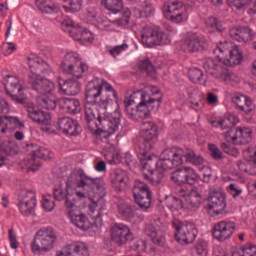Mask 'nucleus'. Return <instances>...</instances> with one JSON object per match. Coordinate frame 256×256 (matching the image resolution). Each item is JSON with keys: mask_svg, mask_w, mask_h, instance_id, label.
Listing matches in <instances>:
<instances>
[{"mask_svg": "<svg viewBox=\"0 0 256 256\" xmlns=\"http://www.w3.org/2000/svg\"><path fill=\"white\" fill-rule=\"evenodd\" d=\"M75 189H83L86 191L92 204L89 206L90 213L97 214L94 219H101L103 211H105V195H107V186L100 178H93L87 175L83 170H77L70 174L66 182V191L62 187L55 188L53 191L56 201H63L67 209V198H70V203H75L73 192Z\"/></svg>", "mask_w": 256, "mask_h": 256, "instance_id": "1", "label": "nucleus"}, {"mask_svg": "<svg viewBox=\"0 0 256 256\" xmlns=\"http://www.w3.org/2000/svg\"><path fill=\"white\" fill-rule=\"evenodd\" d=\"M117 107V100L107 97H87L85 102V120L89 131L93 135L100 132L102 139H107L119 131L121 125V111L112 113L108 110Z\"/></svg>", "mask_w": 256, "mask_h": 256, "instance_id": "2", "label": "nucleus"}, {"mask_svg": "<svg viewBox=\"0 0 256 256\" xmlns=\"http://www.w3.org/2000/svg\"><path fill=\"white\" fill-rule=\"evenodd\" d=\"M213 53L215 58H206L203 61L205 71L215 79L224 81V83H239V76L227 68L241 65L243 52H241L239 46L233 44V42H220L214 48Z\"/></svg>", "mask_w": 256, "mask_h": 256, "instance_id": "3", "label": "nucleus"}, {"mask_svg": "<svg viewBox=\"0 0 256 256\" xmlns=\"http://www.w3.org/2000/svg\"><path fill=\"white\" fill-rule=\"evenodd\" d=\"M28 65L31 73L28 75L27 81L28 85H31L32 91L38 95H53L55 84L51 80L39 76V73L49 75L51 66L37 56L28 57Z\"/></svg>", "mask_w": 256, "mask_h": 256, "instance_id": "4", "label": "nucleus"}, {"mask_svg": "<svg viewBox=\"0 0 256 256\" xmlns=\"http://www.w3.org/2000/svg\"><path fill=\"white\" fill-rule=\"evenodd\" d=\"M12 101L26 107L29 119L40 125L41 131L48 134L55 133L50 113L35 108V104L28 97H12Z\"/></svg>", "mask_w": 256, "mask_h": 256, "instance_id": "5", "label": "nucleus"}, {"mask_svg": "<svg viewBox=\"0 0 256 256\" xmlns=\"http://www.w3.org/2000/svg\"><path fill=\"white\" fill-rule=\"evenodd\" d=\"M57 243V235L51 227L38 230L31 242V251L34 255L49 253Z\"/></svg>", "mask_w": 256, "mask_h": 256, "instance_id": "6", "label": "nucleus"}, {"mask_svg": "<svg viewBox=\"0 0 256 256\" xmlns=\"http://www.w3.org/2000/svg\"><path fill=\"white\" fill-rule=\"evenodd\" d=\"M61 68L63 73L72 77L74 81L81 79L89 71V66L87 63L82 62L81 56L77 52L67 53L61 64Z\"/></svg>", "mask_w": 256, "mask_h": 256, "instance_id": "7", "label": "nucleus"}, {"mask_svg": "<svg viewBox=\"0 0 256 256\" xmlns=\"http://www.w3.org/2000/svg\"><path fill=\"white\" fill-rule=\"evenodd\" d=\"M172 227L175 229V239L181 245H189L193 243L197 237V229H195V224L181 221L179 219H173Z\"/></svg>", "mask_w": 256, "mask_h": 256, "instance_id": "8", "label": "nucleus"}, {"mask_svg": "<svg viewBox=\"0 0 256 256\" xmlns=\"http://www.w3.org/2000/svg\"><path fill=\"white\" fill-rule=\"evenodd\" d=\"M141 43L144 47H155V45H169L171 38L169 34L161 29L145 26L141 31Z\"/></svg>", "mask_w": 256, "mask_h": 256, "instance_id": "9", "label": "nucleus"}, {"mask_svg": "<svg viewBox=\"0 0 256 256\" xmlns=\"http://www.w3.org/2000/svg\"><path fill=\"white\" fill-rule=\"evenodd\" d=\"M132 195L134 203L138 205L141 211H149V209H151L153 192H151V189L145 182L141 180H135L134 186L132 188Z\"/></svg>", "mask_w": 256, "mask_h": 256, "instance_id": "10", "label": "nucleus"}, {"mask_svg": "<svg viewBox=\"0 0 256 256\" xmlns=\"http://www.w3.org/2000/svg\"><path fill=\"white\" fill-rule=\"evenodd\" d=\"M110 241L116 247H125L135 241L131 228L124 223H113L110 227Z\"/></svg>", "mask_w": 256, "mask_h": 256, "instance_id": "11", "label": "nucleus"}, {"mask_svg": "<svg viewBox=\"0 0 256 256\" xmlns=\"http://www.w3.org/2000/svg\"><path fill=\"white\" fill-rule=\"evenodd\" d=\"M184 149L179 147L166 148L160 154V165L164 171L175 169L179 165H183Z\"/></svg>", "mask_w": 256, "mask_h": 256, "instance_id": "12", "label": "nucleus"}, {"mask_svg": "<svg viewBox=\"0 0 256 256\" xmlns=\"http://www.w3.org/2000/svg\"><path fill=\"white\" fill-rule=\"evenodd\" d=\"M124 107L126 109V115L132 121H139V119H149L151 112L145 104V98L138 104L132 98L124 99Z\"/></svg>", "mask_w": 256, "mask_h": 256, "instance_id": "13", "label": "nucleus"}, {"mask_svg": "<svg viewBox=\"0 0 256 256\" xmlns=\"http://www.w3.org/2000/svg\"><path fill=\"white\" fill-rule=\"evenodd\" d=\"M67 209L66 213L69 217L71 223L75 225L78 229H81V231H87L88 229H91V222L89 221V218L81 211H79V208L77 205H75V202H71V198H67Z\"/></svg>", "mask_w": 256, "mask_h": 256, "instance_id": "14", "label": "nucleus"}, {"mask_svg": "<svg viewBox=\"0 0 256 256\" xmlns=\"http://www.w3.org/2000/svg\"><path fill=\"white\" fill-rule=\"evenodd\" d=\"M37 207V194L31 190H21L18 195V209L24 217L35 213Z\"/></svg>", "mask_w": 256, "mask_h": 256, "instance_id": "15", "label": "nucleus"}, {"mask_svg": "<svg viewBox=\"0 0 256 256\" xmlns=\"http://www.w3.org/2000/svg\"><path fill=\"white\" fill-rule=\"evenodd\" d=\"M5 92L9 97H17V95L25 96L29 93V89L18 76L7 75L2 81Z\"/></svg>", "mask_w": 256, "mask_h": 256, "instance_id": "16", "label": "nucleus"}, {"mask_svg": "<svg viewBox=\"0 0 256 256\" xmlns=\"http://www.w3.org/2000/svg\"><path fill=\"white\" fill-rule=\"evenodd\" d=\"M141 135L143 141L139 144L141 153L153 149L155 143H157V125L153 122H144L141 126Z\"/></svg>", "mask_w": 256, "mask_h": 256, "instance_id": "17", "label": "nucleus"}, {"mask_svg": "<svg viewBox=\"0 0 256 256\" xmlns=\"http://www.w3.org/2000/svg\"><path fill=\"white\" fill-rule=\"evenodd\" d=\"M27 147L31 154V158H29L26 163L29 171H37L39 167H41V160L39 159L47 160L53 157V152L45 147H40L36 150L34 149L35 145L33 144L27 145Z\"/></svg>", "mask_w": 256, "mask_h": 256, "instance_id": "18", "label": "nucleus"}, {"mask_svg": "<svg viewBox=\"0 0 256 256\" xmlns=\"http://www.w3.org/2000/svg\"><path fill=\"white\" fill-rule=\"evenodd\" d=\"M226 141H232L234 145H248L253 141V131L251 128L230 129L224 133Z\"/></svg>", "mask_w": 256, "mask_h": 256, "instance_id": "19", "label": "nucleus"}, {"mask_svg": "<svg viewBox=\"0 0 256 256\" xmlns=\"http://www.w3.org/2000/svg\"><path fill=\"white\" fill-rule=\"evenodd\" d=\"M226 208L225 194L219 190L210 191L207 206L208 211L213 215H223Z\"/></svg>", "mask_w": 256, "mask_h": 256, "instance_id": "20", "label": "nucleus"}, {"mask_svg": "<svg viewBox=\"0 0 256 256\" xmlns=\"http://www.w3.org/2000/svg\"><path fill=\"white\" fill-rule=\"evenodd\" d=\"M235 233V223L231 221H220L214 224L212 235L214 239L223 243L227 239H231Z\"/></svg>", "mask_w": 256, "mask_h": 256, "instance_id": "21", "label": "nucleus"}, {"mask_svg": "<svg viewBox=\"0 0 256 256\" xmlns=\"http://www.w3.org/2000/svg\"><path fill=\"white\" fill-rule=\"evenodd\" d=\"M171 179L177 185H184L185 183L193 185V183L199 179V176L197 172H195V169L185 166L174 171L171 175Z\"/></svg>", "mask_w": 256, "mask_h": 256, "instance_id": "22", "label": "nucleus"}, {"mask_svg": "<svg viewBox=\"0 0 256 256\" xmlns=\"http://www.w3.org/2000/svg\"><path fill=\"white\" fill-rule=\"evenodd\" d=\"M167 18L172 23H183L185 21V11L183 10V2L175 0L164 5Z\"/></svg>", "mask_w": 256, "mask_h": 256, "instance_id": "23", "label": "nucleus"}, {"mask_svg": "<svg viewBox=\"0 0 256 256\" xmlns=\"http://www.w3.org/2000/svg\"><path fill=\"white\" fill-rule=\"evenodd\" d=\"M105 91L107 94V97H115L117 95V92L115 89H113V86L108 83H99V80H92L88 83L86 88V97H100L101 93Z\"/></svg>", "mask_w": 256, "mask_h": 256, "instance_id": "24", "label": "nucleus"}, {"mask_svg": "<svg viewBox=\"0 0 256 256\" xmlns=\"http://www.w3.org/2000/svg\"><path fill=\"white\" fill-rule=\"evenodd\" d=\"M207 47V39L204 36L192 35L185 39L182 44V49L186 53H195L203 51Z\"/></svg>", "mask_w": 256, "mask_h": 256, "instance_id": "25", "label": "nucleus"}, {"mask_svg": "<svg viewBox=\"0 0 256 256\" xmlns=\"http://www.w3.org/2000/svg\"><path fill=\"white\" fill-rule=\"evenodd\" d=\"M58 127L64 135L77 137L79 135V122L71 117H62L58 120Z\"/></svg>", "mask_w": 256, "mask_h": 256, "instance_id": "26", "label": "nucleus"}, {"mask_svg": "<svg viewBox=\"0 0 256 256\" xmlns=\"http://www.w3.org/2000/svg\"><path fill=\"white\" fill-rule=\"evenodd\" d=\"M229 35L235 41L248 43L253 40V30L246 26H233L229 29Z\"/></svg>", "mask_w": 256, "mask_h": 256, "instance_id": "27", "label": "nucleus"}, {"mask_svg": "<svg viewBox=\"0 0 256 256\" xmlns=\"http://www.w3.org/2000/svg\"><path fill=\"white\" fill-rule=\"evenodd\" d=\"M137 154L143 169L148 171V173H153L157 169V156L151 155V149L141 153V146H138Z\"/></svg>", "mask_w": 256, "mask_h": 256, "instance_id": "28", "label": "nucleus"}, {"mask_svg": "<svg viewBox=\"0 0 256 256\" xmlns=\"http://www.w3.org/2000/svg\"><path fill=\"white\" fill-rule=\"evenodd\" d=\"M178 195L185 199L186 205L190 209H199V207H201L202 198L197 191L180 188L178 190Z\"/></svg>", "mask_w": 256, "mask_h": 256, "instance_id": "29", "label": "nucleus"}, {"mask_svg": "<svg viewBox=\"0 0 256 256\" xmlns=\"http://www.w3.org/2000/svg\"><path fill=\"white\" fill-rule=\"evenodd\" d=\"M110 179L112 187L118 193H121L127 187V182H125V179H127V172L121 168L114 170L110 176Z\"/></svg>", "mask_w": 256, "mask_h": 256, "instance_id": "30", "label": "nucleus"}, {"mask_svg": "<svg viewBox=\"0 0 256 256\" xmlns=\"http://www.w3.org/2000/svg\"><path fill=\"white\" fill-rule=\"evenodd\" d=\"M60 95L75 96L81 91V84L77 81H65L61 78L58 79Z\"/></svg>", "mask_w": 256, "mask_h": 256, "instance_id": "31", "label": "nucleus"}, {"mask_svg": "<svg viewBox=\"0 0 256 256\" xmlns=\"http://www.w3.org/2000/svg\"><path fill=\"white\" fill-rule=\"evenodd\" d=\"M1 133H7V131H13V129H21L24 127L23 123L17 117L12 116H0Z\"/></svg>", "mask_w": 256, "mask_h": 256, "instance_id": "32", "label": "nucleus"}, {"mask_svg": "<svg viewBox=\"0 0 256 256\" xmlns=\"http://www.w3.org/2000/svg\"><path fill=\"white\" fill-rule=\"evenodd\" d=\"M236 165L242 173L246 175H256V158L251 156L250 158H243L236 162Z\"/></svg>", "mask_w": 256, "mask_h": 256, "instance_id": "33", "label": "nucleus"}, {"mask_svg": "<svg viewBox=\"0 0 256 256\" xmlns=\"http://www.w3.org/2000/svg\"><path fill=\"white\" fill-rule=\"evenodd\" d=\"M60 107L72 115L81 111V103L75 98H61Z\"/></svg>", "mask_w": 256, "mask_h": 256, "instance_id": "34", "label": "nucleus"}, {"mask_svg": "<svg viewBox=\"0 0 256 256\" xmlns=\"http://www.w3.org/2000/svg\"><path fill=\"white\" fill-rule=\"evenodd\" d=\"M104 157L110 165H119L121 163V154L113 144L104 147Z\"/></svg>", "mask_w": 256, "mask_h": 256, "instance_id": "35", "label": "nucleus"}, {"mask_svg": "<svg viewBox=\"0 0 256 256\" xmlns=\"http://www.w3.org/2000/svg\"><path fill=\"white\" fill-rule=\"evenodd\" d=\"M35 5L41 13H46L48 15H52L59 11V8L53 4L52 0H35Z\"/></svg>", "mask_w": 256, "mask_h": 256, "instance_id": "36", "label": "nucleus"}, {"mask_svg": "<svg viewBox=\"0 0 256 256\" xmlns=\"http://www.w3.org/2000/svg\"><path fill=\"white\" fill-rule=\"evenodd\" d=\"M102 7L106 8L107 11L117 15L123 11V0H101Z\"/></svg>", "mask_w": 256, "mask_h": 256, "instance_id": "37", "label": "nucleus"}, {"mask_svg": "<svg viewBox=\"0 0 256 256\" xmlns=\"http://www.w3.org/2000/svg\"><path fill=\"white\" fill-rule=\"evenodd\" d=\"M62 27H70L69 35L70 37L74 38L75 41H79L81 39V35L83 33V27L75 26V22L73 20H64L62 23Z\"/></svg>", "mask_w": 256, "mask_h": 256, "instance_id": "38", "label": "nucleus"}, {"mask_svg": "<svg viewBox=\"0 0 256 256\" xmlns=\"http://www.w3.org/2000/svg\"><path fill=\"white\" fill-rule=\"evenodd\" d=\"M183 157L186 158L188 163H192V165H203L205 163V159L200 154L195 153L194 150L189 148L184 149Z\"/></svg>", "mask_w": 256, "mask_h": 256, "instance_id": "39", "label": "nucleus"}, {"mask_svg": "<svg viewBox=\"0 0 256 256\" xmlns=\"http://www.w3.org/2000/svg\"><path fill=\"white\" fill-rule=\"evenodd\" d=\"M137 67L139 71H144L145 73H147V75H149V77H151L152 79H156L157 72L155 71V67L153 66L151 61H149V59L140 60Z\"/></svg>", "mask_w": 256, "mask_h": 256, "instance_id": "40", "label": "nucleus"}, {"mask_svg": "<svg viewBox=\"0 0 256 256\" xmlns=\"http://www.w3.org/2000/svg\"><path fill=\"white\" fill-rule=\"evenodd\" d=\"M159 88L155 86H146L144 89H134L130 97L133 95H140V97H151L152 95H159Z\"/></svg>", "mask_w": 256, "mask_h": 256, "instance_id": "41", "label": "nucleus"}, {"mask_svg": "<svg viewBox=\"0 0 256 256\" xmlns=\"http://www.w3.org/2000/svg\"><path fill=\"white\" fill-rule=\"evenodd\" d=\"M118 212L124 221H131L135 217L133 207L129 204H120L118 206Z\"/></svg>", "mask_w": 256, "mask_h": 256, "instance_id": "42", "label": "nucleus"}, {"mask_svg": "<svg viewBox=\"0 0 256 256\" xmlns=\"http://www.w3.org/2000/svg\"><path fill=\"white\" fill-rule=\"evenodd\" d=\"M38 106L42 109L53 111L57 107V100L51 97H38L36 99Z\"/></svg>", "mask_w": 256, "mask_h": 256, "instance_id": "43", "label": "nucleus"}, {"mask_svg": "<svg viewBox=\"0 0 256 256\" xmlns=\"http://www.w3.org/2000/svg\"><path fill=\"white\" fill-rule=\"evenodd\" d=\"M68 5L62 6L66 13H78L81 11L83 0H66Z\"/></svg>", "mask_w": 256, "mask_h": 256, "instance_id": "44", "label": "nucleus"}, {"mask_svg": "<svg viewBox=\"0 0 256 256\" xmlns=\"http://www.w3.org/2000/svg\"><path fill=\"white\" fill-rule=\"evenodd\" d=\"M212 127H216L217 129H221L222 131H225V129L227 131H231V129H235L232 128L233 124L231 123V117L228 118H224L222 120H213L211 122Z\"/></svg>", "mask_w": 256, "mask_h": 256, "instance_id": "45", "label": "nucleus"}, {"mask_svg": "<svg viewBox=\"0 0 256 256\" xmlns=\"http://www.w3.org/2000/svg\"><path fill=\"white\" fill-rule=\"evenodd\" d=\"M151 174L152 176L143 174L144 179H146V181H149L151 185L157 187V185H161V183H163L165 175L162 172L156 171L155 173L152 172Z\"/></svg>", "mask_w": 256, "mask_h": 256, "instance_id": "46", "label": "nucleus"}, {"mask_svg": "<svg viewBox=\"0 0 256 256\" xmlns=\"http://www.w3.org/2000/svg\"><path fill=\"white\" fill-rule=\"evenodd\" d=\"M206 27L210 31H219V32H222L225 29L223 27V23L219 19H217L215 17H209L206 20Z\"/></svg>", "mask_w": 256, "mask_h": 256, "instance_id": "47", "label": "nucleus"}, {"mask_svg": "<svg viewBox=\"0 0 256 256\" xmlns=\"http://www.w3.org/2000/svg\"><path fill=\"white\" fill-rule=\"evenodd\" d=\"M131 18V10L125 9L123 11L122 17L117 18L115 20H112V23L114 27H125L126 25L129 24V19Z\"/></svg>", "mask_w": 256, "mask_h": 256, "instance_id": "48", "label": "nucleus"}, {"mask_svg": "<svg viewBox=\"0 0 256 256\" xmlns=\"http://www.w3.org/2000/svg\"><path fill=\"white\" fill-rule=\"evenodd\" d=\"M167 207L171 209V211H179V209L185 208V203H183L182 199L172 196L167 202Z\"/></svg>", "mask_w": 256, "mask_h": 256, "instance_id": "49", "label": "nucleus"}, {"mask_svg": "<svg viewBox=\"0 0 256 256\" xmlns=\"http://www.w3.org/2000/svg\"><path fill=\"white\" fill-rule=\"evenodd\" d=\"M195 249L198 256L209 255V243H207L205 240H198Z\"/></svg>", "mask_w": 256, "mask_h": 256, "instance_id": "50", "label": "nucleus"}, {"mask_svg": "<svg viewBox=\"0 0 256 256\" xmlns=\"http://www.w3.org/2000/svg\"><path fill=\"white\" fill-rule=\"evenodd\" d=\"M188 77L193 83H201L203 81V71L198 68H191L188 71Z\"/></svg>", "mask_w": 256, "mask_h": 256, "instance_id": "51", "label": "nucleus"}, {"mask_svg": "<svg viewBox=\"0 0 256 256\" xmlns=\"http://www.w3.org/2000/svg\"><path fill=\"white\" fill-rule=\"evenodd\" d=\"M162 101L163 100L161 98H149L148 100H145V105L148 108V111H150V113L151 111L157 112L159 111V107H161Z\"/></svg>", "mask_w": 256, "mask_h": 256, "instance_id": "52", "label": "nucleus"}, {"mask_svg": "<svg viewBox=\"0 0 256 256\" xmlns=\"http://www.w3.org/2000/svg\"><path fill=\"white\" fill-rule=\"evenodd\" d=\"M42 207L45 209V211L51 212L53 209H55V200H53V197L51 195H46L42 199Z\"/></svg>", "mask_w": 256, "mask_h": 256, "instance_id": "53", "label": "nucleus"}, {"mask_svg": "<svg viewBox=\"0 0 256 256\" xmlns=\"http://www.w3.org/2000/svg\"><path fill=\"white\" fill-rule=\"evenodd\" d=\"M230 4L238 11H245L251 5V0H231Z\"/></svg>", "mask_w": 256, "mask_h": 256, "instance_id": "54", "label": "nucleus"}, {"mask_svg": "<svg viewBox=\"0 0 256 256\" xmlns=\"http://www.w3.org/2000/svg\"><path fill=\"white\" fill-rule=\"evenodd\" d=\"M127 49H129V44L124 42L121 45L114 46L109 50V53L112 57H118V55H121V53L127 51Z\"/></svg>", "mask_w": 256, "mask_h": 256, "instance_id": "55", "label": "nucleus"}, {"mask_svg": "<svg viewBox=\"0 0 256 256\" xmlns=\"http://www.w3.org/2000/svg\"><path fill=\"white\" fill-rule=\"evenodd\" d=\"M208 149L210 151L211 157H213L216 161H221L223 159V153H221V150L217 145L215 144H209Z\"/></svg>", "mask_w": 256, "mask_h": 256, "instance_id": "56", "label": "nucleus"}, {"mask_svg": "<svg viewBox=\"0 0 256 256\" xmlns=\"http://www.w3.org/2000/svg\"><path fill=\"white\" fill-rule=\"evenodd\" d=\"M86 21L91 25L97 23V10L95 8H88L86 11Z\"/></svg>", "mask_w": 256, "mask_h": 256, "instance_id": "57", "label": "nucleus"}, {"mask_svg": "<svg viewBox=\"0 0 256 256\" xmlns=\"http://www.w3.org/2000/svg\"><path fill=\"white\" fill-rule=\"evenodd\" d=\"M93 33L91 31L83 28L82 34H80V38L78 41H81L82 43H93Z\"/></svg>", "mask_w": 256, "mask_h": 256, "instance_id": "58", "label": "nucleus"}, {"mask_svg": "<svg viewBox=\"0 0 256 256\" xmlns=\"http://www.w3.org/2000/svg\"><path fill=\"white\" fill-rule=\"evenodd\" d=\"M221 149L227 155H231L232 157H239V150H237V148H235V147L229 146V144H227V143H222Z\"/></svg>", "mask_w": 256, "mask_h": 256, "instance_id": "59", "label": "nucleus"}, {"mask_svg": "<svg viewBox=\"0 0 256 256\" xmlns=\"http://www.w3.org/2000/svg\"><path fill=\"white\" fill-rule=\"evenodd\" d=\"M243 103H244V110L246 113H251L255 109V103H253V100L249 97H243Z\"/></svg>", "mask_w": 256, "mask_h": 256, "instance_id": "60", "label": "nucleus"}, {"mask_svg": "<svg viewBox=\"0 0 256 256\" xmlns=\"http://www.w3.org/2000/svg\"><path fill=\"white\" fill-rule=\"evenodd\" d=\"M183 95H188V97H202L203 93L197 89L195 86H190L186 88L185 93Z\"/></svg>", "mask_w": 256, "mask_h": 256, "instance_id": "61", "label": "nucleus"}, {"mask_svg": "<svg viewBox=\"0 0 256 256\" xmlns=\"http://www.w3.org/2000/svg\"><path fill=\"white\" fill-rule=\"evenodd\" d=\"M15 49H17V48L13 42H7L2 45L3 53L6 56L11 55V53H13V51H15Z\"/></svg>", "mask_w": 256, "mask_h": 256, "instance_id": "62", "label": "nucleus"}, {"mask_svg": "<svg viewBox=\"0 0 256 256\" xmlns=\"http://www.w3.org/2000/svg\"><path fill=\"white\" fill-rule=\"evenodd\" d=\"M9 241H10L11 249L19 248V242H17V236L15 235V232L13 231V229L9 230Z\"/></svg>", "mask_w": 256, "mask_h": 256, "instance_id": "63", "label": "nucleus"}, {"mask_svg": "<svg viewBox=\"0 0 256 256\" xmlns=\"http://www.w3.org/2000/svg\"><path fill=\"white\" fill-rule=\"evenodd\" d=\"M228 189L230 191V195H232V197H239V195H241L243 193V190L241 188H239L238 186H236L235 184H230L228 186Z\"/></svg>", "mask_w": 256, "mask_h": 256, "instance_id": "64", "label": "nucleus"}]
</instances>
